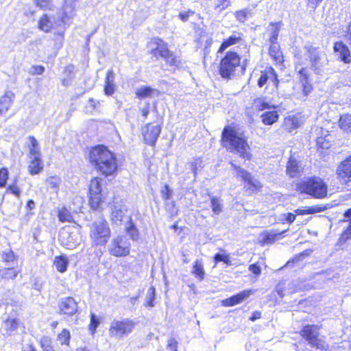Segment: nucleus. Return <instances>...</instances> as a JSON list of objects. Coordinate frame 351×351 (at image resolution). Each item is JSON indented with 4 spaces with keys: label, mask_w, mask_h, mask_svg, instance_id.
Instances as JSON below:
<instances>
[{
    "label": "nucleus",
    "mask_w": 351,
    "mask_h": 351,
    "mask_svg": "<svg viewBox=\"0 0 351 351\" xmlns=\"http://www.w3.org/2000/svg\"><path fill=\"white\" fill-rule=\"evenodd\" d=\"M220 144L228 152L239 155L245 161L252 159L247 137L243 132H239L234 124L227 125L223 128Z\"/></svg>",
    "instance_id": "f257e3e1"
},
{
    "label": "nucleus",
    "mask_w": 351,
    "mask_h": 351,
    "mask_svg": "<svg viewBox=\"0 0 351 351\" xmlns=\"http://www.w3.org/2000/svg\"><path fill=\"white\" fill-rule=\"evenodd\" d=\"M89 162L105 178L114 176L118 169L115 155L104 145L92 147L89 151Z\"/></svg>",
    "instance_id": "f03ea898"
},
{
    "label": "nucleus",
    "mask_w": 351,
    "mask_h": 351,
    "mask_svg": "<svg viewBox=\"0 0 351 351\" xmlns=\"http://www.w3.org/2000/svg\"><path fill=\"white\" fill-rule=\"evenodd\" d=\"M224 52L219 63L218 72L221 78L229 80L232 79L239 70L245 71L247 60L243 62L242 56L234 49H229Z\"/></svg>",
    "instance_id": "7ed1b4c3"
},
{
    "label": "nucleus",
    "mask_w": 351,
    "mask_h": 351,
    "mask_svg": "<svg viewBox=\"0 0 351 351\" xmlns=\"http://www.w3.org/2000/svg\"><path fill=\"white\" fill-rule=\"evenodd\" d=\"M295 190L314 199H324L328 195V185L323 178L313 176L298 182Z\"/></svg>",
    "instance_id": "20e7f679"
},
{
    "label": "nucleus",
    "mask_w": 351,
    "mask_h": 351,
    "mask_svg": "<svg viewBox=\"0 0 351 351\" xmlns=\"http://www.w3.org/2000/svg\"><path fill=\"white\" fill-rule=\"evenodd\" d=\"M147 46L150 47L149 53L156 60L162 58L170 66H176L179 64V60L173 52L169 49L168 43L161 38H151Z\"/></svg>",
    "instance_id": "39448f33"
},
{
    "label": "nucleus",
    "mask_w": 351,
    "mask_h": 351,
    "mask_svg": "<svg viewBox=\"0 0 351 351\" xmlns=\"http://www.w3.org/2000/svg\"><path fill=\"white\" fill-rule=\"evenodd\" d=\"M88 204L89 208L94 211L102 210L106 202V193L102 190V178L99 176L93 177L88 183L87 190Z\"/></svg>",
    "instance_id": "423d86ee"
},
{
    "label": "nucleus",
    "mask_w": 351,
    "mask_h": 351,
    "mask_svg": "<svg viewBox=\"0 0 351 351\" xmlns=\"http://www.w3.org/2000/svg\"><path fill=\"white\" fill-rule=\"evenodd\" d=\"M111 229L108 221L102 218L93 222L89 237L93 247H104L107 245L111 237Z\"/></svg>",
    "instance_id": "0eeeda50"
},
{
    "label": "nucleus",
    "mask_w": 351,
    "mask_h": 351,
    "mask_svg": "<svg viewBox=\"0 0 351 351\" xmlns=\"http://www.w3.org/2000/svg\"><path fill=\"white\" fill-rule=\"evenodd\" d=\"M230 165L232 169L237 171V176L243 182V189L247 195L251 196L262 191L263 184L259 180L255 179L250 172L241 168L233 161L230 162Z\"/></svg>",
    "instance_id": "6e6552de"
},
{
    "label": "nucleus",
    "mask_w": 351,
    "mask_h": 351,
    "mask_svg": "<svg viewBox=\"0 0 351 351\" xmlns=\"http://www.w3.org/2000/svg\"><path fill=\"white\" fill-rule=\"evenodd\" d=\"M319 326L313 324L304 325L300 330V337L308 342L312 348L319 351H326L328 345L319 338Z\"/></svg>",
    "instance_id": "1a4fd4ad"
},
{
    "label": "nucleus",
    "mask_w": 351,
    "mask_h": 351,
    "mask_svg": "<svg viewBox=\"0 0 351 351\" xmlns=\"http://www.w3.org/2000/svg\"><path fill=\"white\" fill-rule=\"evenodd\" d=\"M162 118L155 121H150L141 127V133L143 142L147 145L154 148L162 129Z\"/></svg>",
    "instance_id": "9d476101"
},
{
    "label": "nucleus",
    "mask_w": 351,
    "mask_h": 351,
    "mask_svg": "<svg viewBox=\"0 0 351 351\" xmlns=\"http://www.w3.org/2000/svg\"><path fill=\"white\" fill-rule=\"evenodd\" d=\"M135 322L130 319L114 320L110 325L108 332L111 338H121L133 330Z\"/></svg>",
    "instance_id": "9b49d317"
},
{
    "label": "nucleus",
    "mask_w": 351,
    "mask_h": 351,
    "mask_svg": "<svg viewBox=\"0 0 351 351\" xmlns=\"http://www.w3.org/2000/svg\"><path fill=\"white\" fill-rule=\"evenodd\" d=\"M130 251L131 244L122 235L114 237L108 248L110 255L117 258L126 257Z\"/></svg>",
    "instance_id": "f8f14e48"
},
{
    "label": "nucleus",
    "mask_w": 351,
    "mask_h": 351,
    "mask_svg": "<svg viewBox=\"0 0 351 351\" xmlns=\"http://www.w3.org/2000/svg\"><path fill=\"white\" fill-rule=\"evenodd\" d=\"M269 80L271 82L274 88L278 90L280 85L278 74L271 65L267 66L264 69L260 71L257 79L258 87L260 88H263L267 84Z\"/></svg>",
    "instance_id": "ddd939ff"
},
{
    "label": "nucleus",
    "mask_w": 351,
    "mask_h": 351,
    "mask_svg": "<svg viewBox=\"0 0 351 351\" xmlns=\"http://www.w3.org/2000/svg\"><path fill=\"white\" fill-rule=\"evenodd\" d=\"M337 179L341 184L348 185L351 183V155L346 157L337 166Z\"/></svg>",
    "instance_id": "4468645a"
},
{
    "label": "nucleus",
    "mask_w": 351,
    "mask_h": 351,
    "mask_svg": "<svg viewBox=\"0 0 351 351\" xmlns=\"http://www.w3.org/2000/svg\"><path fill=\"white\" fill-rule=\"evenodd\" d=\"M299 83L301 85V93L303 97H308L314 90L310 79L307 67H302L298 71Z\"/></svg>",
    "instance_id": "2eb2a0df"
},
{
    "label": "nucleus",
    "mask_w": 351,
    "mask_h": 351,
    "mask_svg": "<svg viewBox=\"0 0 351 351\" xmlns=\"http://www.w3.org/2000/svg\"><path fill=\"white\" fill-rule=\"evenodd\" d=\"M288 229L277 231L275 230H264L260 233V240L258 243L261 246L266 245H272L276 241L282 239L285 237V234L287 232Z\"/></svg>",
    "instance_id": "dca6fc26"
},
{
    "label": "nucleus",
    "mask_w": 351,
    "mask_h": 351,
    "mask_svg": "<svg viewBox=\"0 0 351 351\" xmlns=\"http://www.w3.org/2000/svg\"><path fill=\"white\" fill-rule=\"evenodd\" d=\"M59 313L66 317L74 315L78 311L77 302L73 297L68 296L61 300L58 304Z\"/></svg>",
    "instance_id": "f3484780"
},
{
    "label": "nucleus",
    "mask_w": 351,
    "mask_h": 351,
    "mask_svg": "<svg viewBox=\"0 0 351 351\" xmlns=\"http://www.w3.org/2000/svg\"><path fill=\"white\" fill-rule=\"evenodd\" d=\"M245 42L244 34L242 32H234L221 43L217 49V53H223L230 47L241 45Z\"/></svg>",
    "instance_id": "a211bd4d"
},
{
    "label": "nucleus",
    "mask_w": 351,
    "mask_h": 351,
    "mask_svg": "<svg viewBox=\"0 0 351 351\" xmlns=\"http://www.w3.org/2000/svg\"><path fill=\"white\" fill-rule=\"evenodd\" d=\"M300 161L298 160L295 157L290 156L288 158L286 165V173L290 178H297L301 176L303 173Z\"/></svg>",
    "instance_id": "6ab92c4d"
},
{
    "label": "nucleus",
    "mask_w": 351,
    "mask_h": 351,
    "mask_svg": "<svg viewBox=\"0 0 351 351\" xmlns=\"http://www.w3.org/2000/svg\"><path fill=\"white\" fill-rule=\"evenodd\" d=\"M333 51L338 56V59L345 63H351V52L343 41H336L333 45Z\"/></svg>",
    "instance_id": "aec40b11"
},
{
    "label": "nucleus",
    "mask_w": 351,
    "mask_h": 351,
    "mask_svg": "<svg viewBox=\"0 0 351 351\" xmlns=\"http://www.w3.org/2000/svg\"><path fill=\"white\" fill-rule=\"evenodd\" d=\"M44 169V162L40 156H30L27 165V171L29 175L36 176L40 173Z\"/></svg>",
    "instance_id": "412c9836"
},
{
    "label": "nucleus",
    "mask_w": 351,
    "mask_h": 351,
    "mask_svg": "<svg viewBox=\"0 0 351 351\" xmlns=\"http://www.w3.org/2000/svg\"><path fill=\"white\" fill-rule=\"evenodd\" d=\"M21 273V269L18 266L1 267L0 282L14 280Z\"/></svg>",
    "instance_id": "4be33fe9"
},
{
    "label": "nucleus",
    "mask_w": 351,
    "mask_h": 351,
    "mask_svg": "<svg viewBox=\"0 0 351 351\" xmlns=\"http://www.w3.org/2000/svg\"><path fill=\"white\" fill-rule=\"evenodd\" d=\"M268 54L276 66H283L285 57L280 45L269 46Z\"/></svg>",
    "instance_id": "5701e85b"
},
{
    "label": "nucleus",
    "mask_w": 351,
    "mask_h": 351,
    "mask_svg": "<svg viewBox=\"0 0 351 351\" xmlns=\"http://www.w3.org/2000/svg\"><path fill=\"white\" fill-rule=\"evenodd\" d=\"M114 80V73L112 69H110L106 73L104 86V94L107 96H112L115 92L116 86Z\"/></svg>",
    "instance_id": "b1692460"
},
{
    "label": "nucleus",
    "mask_w": 351,
    "mask_h": 351,
    "mask_svg": "<svg viewBox=\"0 0 351 351\" xmlns=\"http://www.w3.org/2000/svg\"><path fill=\"white\" fill-rule=\"evenodd\" d=\"M272 109L271 110L265 111L261 114V122L264 125H271L278 122L280 117L278 112L276 108Z\"/></svg>",
    "instance_id": "393cba45"
},
{
    "label": "nucleus",
    "mask_w": 351,
    "mask_h": 351,
    "mask_svg": "<svg viewBox=\"0 0 351 351\" xmlns=\"http://www.w3.org/2000/svg\"><path fill=\"white\" fill-rule=\"evenodd\" d=\"M305 49L308 56L311 68L315 71L317 70L321 60V56L317 51L318 48L313 46H308L306 47Z\"/></svg>",
    "instance_id": "a878e982"
},
{
    "label": "nucleus",
    "mask_w": 351,
    "mask_h": 351,
    "mask_svg": "<svg viewBox=\"0 0 351 351\" xmlns=\"http://www.w3.org/2000/svg\"><path fill=\"white\" fill-rule=\"evenodd\" d=\"M14 94L10 91L5 92L0 97V114H5L10 109L12 101Z\"/></svg>",
    "instance_id": "bb28decb"
},
{
    "label": "nucleus",
    "mask_w": 351,
    "mask_h": 351,
    "mask_svg": "<svg viewBox=\"0 0 351 351\" xmlns=\"http://www.w3.org/2000/svg\"><path fill=\"white\" fill-rule=\"evenodd\" d=\"M160 92L155 88H152L149 86H143L137 88L135 91V95L136 98L140 100L144 99L145 98H150L154 96V95H158Z\"/></svg>",
    "instance_id": "cd10ccee"
},
{
    "label": "nucleus",
    "mask_w": 351,
    "mask_h": 351,
    "mask_svg": "<svg viewBox=\"0 0 351 351\" xmlns=\"http://www.w3.org/2000/svg\"><path fill=\"white\" fill-rule=\"evenodd\" d=\"M252 108L255 111L259 112L263 111L265 110H269L271 108H276V106H271L269 102H267L265 97H257L254 98L252 101Z\"/></svg>",
    "instance_id": "c85d7f7f"
},
{
    "label": "nucleus",
    "mask_w": 351,
    "mask_h": 351,
    "mask_svg": "<svg viewBox=\"0 0 351 351\" xmlns=\"http://www.w3.org/2000/svg\"><path fill=\"white\" fill-rule=\"evenodd\" d=\"M283 124L285 128V130L288 132H291L292 131L298 129L300 127L301 121L298 116L289 115L284 119Z\"/></svg>",
    "instance_id": "c756f323"
},
{
    "label": "nucleus",
    "mask_w": 351,
    "mask_h": 351,
    "mask_svg": "<svg viewBox=\"0 0 351 351\" xmlns=\"http://www.w3.org/2000/svg\"><path fill=\"white\" fill-rule=\"evenodd\" d=\"M21 322L18 318L8 317L3 321L4 330L8 335H12L19 327Z\"/></svg>",
    "instance_id": "7c9ffc66"
},
{
    "label": "nucleus",
    "mask_w": 351,
    "mask_h": 351,
    "mask_svg": "<svg viewBox=\"0 0 351 351\" xmlns=\"http://www.w3.org/2000/svg\"><path fill=\"white\" fill-rule=\"evenodd\" d=\"M53 264L58 272L64 273L68 267L69 259L65 255L56 256Z\"/></svg>",
    "instance_id": "2f4dec72"
},
{
    "label": "nucleus",
    "mask_w": 351,
    "mask_h": 351,
    "mask_svg": "<svg viewBox=\"0 0 351 351\" xmlns=\"http://www.w3.org/2000/svg\"><path fill=\"white\" fill-rule=\"evenodd\" d=\"M38 28L45 33L52 30L53 23L48 14H44L40 17L38 22Z\"/></svg>",
    "instance_id": "473e14b6"
},
{
    "label": "nucleus",
    "mask_w": 351,
    "mask_h": 351,
    "mask_svg": "<svg viewBox=\"0 0 351 351\" xmlns=\"http://www.w3.org/2000/svg\"><path fill=\"white\" fill-rule=\"evenodd\" d=\"M338 123L342 130L351 134V114L344 113L340 115Z\"/></svg>",
    "instance_id": "72a5a7b5"
},
{
    "label": "nucleus",
    "mask_w": 351,
    "mask_h": 351,
    "mask_svg": "<svg viewBox=\"0 0 351 351\" xmlns=\"http://www.w3.org/2000/svg\"><path fill=\"white\" fill-rule=\"evenodd\" d=\"M57 216L58 220L62 223H75L72 213L65 206L58 210Z\"/></svg>",
    "instance_id": "f704fd0d"
},
{
    "label": "nucleus",
    "mask_w": 351,
    "mask_h": 351,
    "mask_svg": "<svg viewBox=\"0 0 351 351\" xmlns=\"http://www.w3.org/2000/svg\"><path fill=\"white\" fill-rule=\"evenodd\" d=\"M191 273L199 281L204 279L205 271L201 260L194 261Z\"/></svg>",
    "instance_id": "c9c22d12"
},
{
    "label": "nucleus",
    "mask_w": 351,
    "mask_h": 351,
    "mask_svg": "<svg viewBox=\"0 0 351 351\" xmlns=\"http://www.w3.org/2000/svg\"><path fill=\"white\" fill-rule=\"evenodd\" d=\"M29 145L28 146L29 156H40L42 155L39 144L34 136L28 137Z\"/></svg>",
    "instance_id": "e433bc0d"
},
{
    "label": "nucleus",
    "mask_w": 351,
    "mask_h": 351,
    "mask_svg": "<svg viewBox=\"0 0 351 351\" xmlns=\"http://www.w3.org/2000/svg\"><path fill=\"white\" fill-rule=\"evenodd\" d=\"M325 209L324 207L319 205L313 206H307L304 209H296L295 210V213L297 215H304L309 214H314L317 213H320L324 211Z\"/></svg>",
    "instance_id": "4c0bfd02"
},
{
    "label": "nucleus",
    "mask_w": 351,
    "mask_h": 351,
    "mask_svg": "<svg viewBox=\"0 0 351 351\" xmlns=\"http://www.w3.org/2000/svg\"><path fill=\"white\" fill-rule=\"evenodd\" d=\"M101 319L97 316L94 313H91L90 315V322L88 325V330L90 335H93L97 332V328L100 325Z\"/></svg>",
    "instance_id": "58836bf2"
},
{
    "label": "nucleus",
    "mask_w": 351,
    "mask_h": 351,
    "mask_svg": "<svg viewBox=\"0 0 351 351\" xmlns=\"http://www.w3.org/2000/svg\"><path fill=\"white\" fill-rule=\"evenodd\" d=\"M1 258L4 264H8L17 261L18 256L12 249H10L1 252Z\"/></svg>",
    "instance_id": "ea45409f"
},
{
    "label": "nucleus",
    "mask_w": 351,
    "mask_h": 351,
    "mask_svg": "<svg viewBox=\"0 0 351 351\" xmlns=\"http://www.w3.org/2000/svg\"><path fill=\"white\" fill-rule=\"evenodd\" d=\"M331 147L330 142L326 138V136H319L316 139V148L317 151L323 154L326 150Z\"/></svg>",
    "instance_id": "a19ab883"
},
{
    "label": "nucleus",
    "mask_w": 351,
    "mask_h": 351,
    "mask_svg": "<svg viewBox=\"0 0 351 351\" xmlns=\"http://www.w3.org/2000/svg\"><path fill=\"white\" fill-rule=\"evenodd\" d=\"M125 232L129 234L131 239L137 241L139 238V232L131 217L128 221V226L125 228Z\"/></svg>",
    "instance_id": "79ce46f5"
},
{
    "label": "nucleus",
    "mask_w": 351,
    "mask_h": 351,
    "mask_svg": "<svg viewBox=\"0 0 351 351\" xmlns=\"http://www.w3.org/2000/svg\"><path fill=\"white\" fill-rule=\"evenodd\" d=\"M45 182L49 188L53 189L56 193H58L60 184L61 182V180L58 176H49L46 179Z\"/></svg>",
    "instance_id": "37998d69"
},
{
    "label": "nucleus",
    "mask_w": 351,
    "mask_h": 351,
    "mask_svg": "<svg viewBox=\"0 0 351 351\" xmlns=\"http://www.w3.org/2000/svg\"><path fill=\"white\" fill-rule=\"evenodd\" d=\"M39 344L43 351H56L52 339L48 336L42 337L39 341Z\"/></svg>",
    "instance_id": "c03bdc74"
},
{
    "label": "nucleus",
    "mask_w": 351,
    "mask_h": 351,
    "mask_svg": "<svg viewBox=\"0 0 351 351\" xmlns=\"http://www.w3.org/2000/svg\"><path fill=\"white\" fill-rule=\"evenodd\" d=\"M57 340L60 341L62 346H69L71 340L70 331L66 328L62 329L61 332L58 334Z\"/></svg>",
    "instance_id": "a18cd8bd"
},
{
    "label": "nucleus",
    "mask_w": 351,
    "mask_h": 351,
    "mask_svg": "<svg viewBox=\"0 0 351 351\" xmlns=\"http://www.w3.org/2000/svg\"><path fill=\"white\" fill-rule=\"evenodd\" d=\"M243 301L241 300L240 296L238 293L232 295L221 301V305L225 307H230L242 303Z\"/></svg>",
    "instance_id": "49530a36"
},
{
    "label": "nucleus",
    "mask_w": 351,
    "mask_h": 351,
    "mask_svg": "<svg viewBox=\"0 0 351 351\" xmlns=\"http://www.w3.org/2000/svg\"><path fill=\"white\" fill-rule=\"evenodd\" d=\"M243 301L241 300L240 296L238 293L232 295L221 301V305L225 307H230L242 303Z\"/></svg>",
    "instance_id": "de8ad7c7"
},
{
    "label": "nucleus",
    "mask_w": 351,
    "mask_h": 351,
    "mask_svg": "<svg viewBox=\"0 0 351 351\" xmlns=\"http://www.w3.org/2000/svg\"><path fill=\"white\" fill-rule=\"evenodd\" d=\"M10 178L8 168L2 167L0 168V188L3 189L7 186L8 181Z\"/></svg>",
    "instance_id": "09e8293b"
},
{
    "label": "nucleus",
    "mask_w": 351,
    "mask_h": 351,
    "mask_svg": "<svg viewBox=\"0 0 351 351\" xmlns=\"http://www.w3.org/2000/svg\"><path fill=\"white\" fill-rule=\"evenodd\" d=\"M271 26L275 27V29L271 33V35L269 37V46H273L276 45H279L277 42L278 38V34L280 31V23H271L270 24Z\"/></svg>",
    "instance_id": "8fccbe9b"
},
{
    "label": "nucleus",
    "mask_w": 351,
    "mask_h": 351,
    "mask_svg": "<svg viewBox=\"0 0 351 351\" xmlns=\"http://www.w3.org/2000/svg\"><path fill=\"white\" fill-rule=\"evenodd\" d=\"M213 259L215 264H217L219 262H223L228 265H231L230 257L228 254H215V256H213Z\"/></svg>",
    "instance_id": "3c124183"
},
{
    "label": "nucleus",
    "mask_w": 351,
    "mask_h": 351,
    "mask_svg": "<svg viewBox=\"0 0 351 351\" xmlns=\"http://www.w3.org/2000/svg\"><path fill=\"white\" fill-rule=\"evenodd\" d=\"M210 204L212 210L215 214L219 215L221 212L222 208L218 198L216 197H212L210 199Z\"/></svg>",
    "instance_id": "603ef678"
},
{
    "label": "nucleus",
    "mask_w": 351,
    "mask_h": 351,
    "mask_svg": "<svg viewBox=\"0 0 351 351\" xmlns=\"http://www.w3.org/2000/svg\"><path fill=\"white\" fill-rule=\"evenodd\" d=\"M6 192L10 193L17 197L21 195V189L16 182H12L6 187Z\"/></svg>",
    "instance_id": "864d4df0"
},
{
    "label": "nucleus",
    "mask_w": 351,
    "mask_h": 351,
    "mask_svg": "<svg viewBox=\"0 0 351 351\" xmlns=\"http://www.w3.org/2000/svg\"><path fill=\"white\" fill-rule=\"evenodd\" d=\"M162 198L164 201L169 200L172 195V191L169 188V186L165 184L160 191Z\"/></svg>",
    "instance_id": "5fc2aeb1"
},
{
    "label": "nucleus",
    "mask_w": 351,
    "mask_h": 351,
    "mask_svg": "<svg viewBox=\"0 0 351 351\" xmlns=\"http://www.w3.org/2000/svg\"><path fill=\"white\" fill-rule=\"evenodd\" d=\"M249 11L247 10H237L234 13L235 18L241 23H244L247 18Z\"/></svg>",
    "instance_id": "6e6d98bb"
},
{
    "label": "nucleus",
    "mask_w": 351,
    "mask_h": 351,
    "mask_svg": "<svg viewBox=\"0 0 351 351\" xmlns=\"http://www.w3.org/2000/svg\"><path fill=\"white\" fill-rule=\"evenodd\" d=\"M155 300V288L151 287L149 289V298L146 301L145 306L147 307H153L154 306Z\"/></svg>",
    "instance_id": "4d7b16f0"
},
{
    "label": "nucleus",
    "mask_w": 351,
    "mask_h": 351,
    "mask_svg": "<svg viewBox=\"0 0 351 351\" xmlns=\"http://www.w3.org/2000/svg\"><path fill=\"white\" fill-rule=\"evenodd\" d=\"M231 3L230 0H219L216 4L215 8L218 12H222L223 10L230 6Z\"/></svg>",
    "instance_id": "13d9d810"
},
{
    "label": "nucleus",
    "mask_w": 351,
    "mask_h": 351,
    "mask_svg": "<svg viewBox=\"0 0 351 351\" xmlns=\"http://www.w3.org/2000/svg\"><path fill=\"white\" fill-rule=\"evenodd\" d=\"M351 239V224L341 234L339 241L342 243Z\"/></svg>",
    "instance_id": "bf43d9fd"
},
{
    "label": "nucleus",
    "mask_w": 351,
    "mask_h": 351,
    "mask_svg": "<svg viewBox=\"0 0 351 351\" xmlns=\"http://www.w3.org/2000/svg\"><path fill=\"white\" fill-rule=\"evenodd\" d=\"M248 269L255 276H259L261 274V268L258 263H253L249 265Z\"/></svg>",
    "instance_id": "052dcab7"
},
{
    "label": "nucleus",
    "mask_w": 351,
    "mask_h": 351,
    "mask_svg": "<svg viewBox=\"0 0 351 351\" xmlns=\"http://www.w3.org/2000/svg\"><path fill=\"white\" fill-rule=\"evenodd\" d=\"M35 3L41 9H49L51 6V0H35Z\"/></svg>",
    "instance_id": "680f3d73"
},
{
    "label": "nucleus",
    "mask_w": 351,
    "mask_h": 351,
    "mask_svg": "<svg viewBox=\"0 0 351 351\" xmlns=\"http://www.w3.org/2000/svg\"><path fill=\"white\" fill-rule=\"evenodd\" d=\"M178 343L174 337H171L167 341V348L171 351H178Z\"/></svg>",
    "instance_id": "e2e57ef3"
},
{
    "label": "nucleus",
    "mask_w": 351,
    "mask_h": 351,
    "mask_svg": "<svg viewBox=\"0 0 351 351\" xmlns=\"http://www.w3.org/2000/svg\"><path fill=\"white\" fill-rule=\"evenodd\" d=\"M194 11L189 10L186 12L179 13L178 17L182 21L186 22L189 20V16L194 15Z\"/></svg>",
    "instance_id": "0e129e2a"
},
{
    "label": "nucleus",
    "mask_w": 351,
    "mask_h": 351,
    "mask_svg": "<svg viewBox=\"0 0 351 351\" xmlns=\"http://www.w3.org/2000/svg\"><path fill=\"white\" fill-rule=\"evenodd\" d=\"M254 293V291L253 289H250L243 290L241 292L238 293V294L240 296L241 300L243 302L244 300H247Z\"/></svg>",
    "instance_id": "69168bd1"
},
{
    "label": "nucleus",
    "mask_w": 351,
    "mask_h": 351,
    "mask_svg": "<svg viewBox=\"0 0 351 351\" xmlns=\"http://www.w3.org/2000/svg\"><path fill=\"white\" fill-rule=\"evenodd\" d=\"M45 71V67L42 65H34L32 67V75H41Z\"/></svg>",
    "instance_id": "338daca9"
},
{
    "label": "nucleus",
    "mask_w": 351,
    "mask_h": 351,
    "mask_svg": "<svg viewBox=\"0 0 351 351\" xmlns=\"http://www.w3.org/2000/svg\"><path fill=\"white\" fill-rule=\"evenodd\" d=\"M322 1V0H307L306 5L315 11Z\"/></svg>",
    "instance_id": "774afa93"
}]
</instances>
